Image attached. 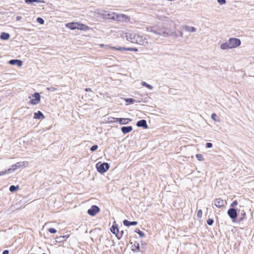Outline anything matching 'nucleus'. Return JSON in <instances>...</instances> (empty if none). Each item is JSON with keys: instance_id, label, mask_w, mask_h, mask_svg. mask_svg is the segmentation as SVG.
<instances>
[{"instance_id": "f257e3e1", "label": "nucleus", "mask_w": 254, "mask_h": 254, "mask_svg": "<svg viewBox=\"0 0 254 254\" xmlns=\"http://www.w3.org/2000/svg\"><path fill=\"white\" fill-rule=\"evenodd\" d=\"M146 31L155 35L162 36L165 37L174 36L176 38L178 36L174 30L163 25H154L147 27H146Z\"/></svg>"}, {"instance_id": "f03ea898", "label": "nucleus", "mask_w": 254, "mask_h": 254, "mask_svg": "<svg viewBox=\"0 0 254 254\" xmlns=\"http://www.w3.org/2000/svg\"><path fill=\"white\" fill-rule=\"evenodd\" d=\"M102 15L103 18L104 19H111L119 22L128 21L130 19V18L125 14H118L115 12L109 13L106 11H104Z\"/></svg>"}, {"instance_id": "7ed1b4c3", "label": "nucleus", "mask_w": 254, "mask_h": 254, "mask_svg": "<svg viewBox=\"0 0 254 254\" xmlns=\"http://www.w3.org/2000/svg\"><path fill=\"white\" fill-rule=\"evenodd\" d=\"M31 99L28 102L29 104L35 105L40 103L41 100V96L38 92H35L31 96L29 97Z\"/></svg>"}, {"instance_id": "20e7f679", "label": "nucleus", "mask_w": 254, "mask_h": 254, "mask_svg": "<svg viewBox=\"0 0 254 254\" xmlns=\"http://www.w3.org/2000/svg\"><path fill=\"white\" fill-rule=\"evenodd\" d=\"M97 171L101 174L105 173L110 168V165L108 163H103L100 164H96Z\"/></svg>"}, {"instance_id": "39448f33", "label": "nucleus", "mask_w": 254, "mask_h": 254, "mask_svg": "<svg viewBox=\"0 0 254 254\" xmlns=\"http://www.w3.org/2000/svg\"><path fill=\"white\" fill-rule=\"evenodd\" d=\"M228 41L231 49L238 47L241 43L240 40L236 38H230Z\"/></svg>"}, {"instance_id": "423d86ee", "label": "nucleus", "mask_w": 254, "mask_h": 254, "mask_svg": "<svg viewBox=\"0 0 254 254\" xmlns=\"http://www.w3.org/2000/svg\"><path fill=\"white\" fill-rule=\"evenodd\" d=\"M135 43H137L140 45L146 46L148 44V41L144 36L137 35L136 37Z\"/></svg>"}, {"instance_id": "0eeeda50", "label": "nucleus", "mask_w": 254, "mask_h": 254, "mask_svg": "<svg viewBox=\"0 0 254 254\" xmlns=\"http://www.w3.org/2000/svg\"><path fill=\"white\" fill-rule=\"evenodd\" d=\"M100 211V208L98 206L95 205H92L91 207L88 210L87 213L90 216H95L98 212Z\"/></svg>"}, {"instance_id": "6e6552de", "label": "nucleus", "mask_w": 254, "mask_h": 254, "mask_svg": "<svg viewBox=\"0 0 254 254\" xmlns=\"http://www.w3.org/2000/svg\"><path fill=\"white\" fill-rule=\"evenodd\" d=\"M227 214L233 220L236 219L238 216L237 210L234 208H229L227 211Z\"/></svg>"}, {"instance_id": "1a4fd4ad", "label": "nucleus", "mask_w": 254, "mask_h": 254, "mask_svg": "<svg viewBox=\"0 0 254 254\" xmlns=\"http://www.w3.org/2000/svg\"><path fill=\"white\" fill-rule=\"evenodd\" d=\"M137 34L135 33H127L126 34V37L127 41H130L132 43H135L136 37Z\"/></svg>"}, {"instance_id": "9d476101", "label": "nucleus", "mask_w": 254, "mask_h": 254, "mask_svg": "<svg viewBox=\"0 0 254 254\" xmlns=\"http://www.w3.org/2000/svg\"><path fill=\"white\" fill-rule=\"evenodd\" d=\"M214 203L216 207L221 208L224 205V201L221 198H217L214 200Z\"/></svg>"}, {"instance_id": "9b49d317", "label": "nucleus", "mask_w": 254, "mask_h": 254, "mask_svg": "<svg viewBox=\"0 0 254 254\" xmlns=\"http://www.w3.org/2000/svg\"><path fill=\"white\" fill-rule=\"evenodd\" d=\"M24 164V162H18L16 164L13 165L10 168H9V170H10V173L14 172L15 170L20 168L22 167Z\"/></svg>"}, {"instance_id": "f8f14e48", "label": "nucleus", "mask_w": 254, "mask_h": 254, "mask_svg": "<svg viewBox=\"0 0 254 254\" xmlns=\"http://www.w3.org/2000/svg\"><path fill=\"white\" fill-rule=\"evenodd\" d=\"M66 27L71 30L78 29V23H68L66 24Z\"/></svg>"}, {"instance_id": "ddd939ff", "label": "nucleus", "mask_w": 254, "mask_h": 254, "mask_svg": "<svg viewBox=\"0 0 254 254\" xmlns=\"http://www.w3.org/2000/svg\"><path fill=\"white\" fill-rule=\"evenodd\" d=\"M8 63L10 64L17 65L19 67L21 66L22 64V61L17 59L11 60L8 62Z\"/></svg>"}, {"instance_id": "4468645a", "label": "nucleus", "mask_w": 254, "mask_h": 254, "mask_svg": "<svg viewBox=\"0 0 254 254\" xmlns=\"http://www.w3.org/2000/svg\"><path fill=\"white\" fill-rule=\"evenodd\" d=\"M136 126L138 127H142L144 128L148 127L146 121L145 120H141L137 122Z\"/></svg>"}, {"instance_id": "2eb2a0df", "label": "nucleus", "mask_w": 254, "mask_h": 254, "mask_svg": "<svg viewBox=\"0 0 254 254\" xmlns=\"http://www.w3.org/2000/svg\"><path fill=\"white\" fill-rule=\"evenodd\" d=\"M117 120L121 125H127L131 121V120L129 118H119Z\"/></svg>"}, {"instance_id": "dca6fc26", "label": "nucleus", "mask_w": 254, "mask_h": 254, "mask_svg": "<svg viewBox=\"0 0 254 254\" xmlns=\"http://www.w3.org/2000/svg\"><path fill=\"white\" fill-rule=\"evenodd\" d=\"M121 129L124 134H126L130 132L132 130V127L131 126H124L121 127Z\"/></svg>"}, {"instance_id": "f3484780", "label": "nucleus", "mask_w": 254, "mask_h": 254, "mask_svg": "<svg viewBox=\"0 0 254 254\" xmlns=\"http://www.w3.org/2000/svg\"><path fill=\"white\" fill-rule=\"evenodd\" d=\"M110 49L116 50L118 51H132V48H124V47H111Z\"/></svg>"}, {"instance_id": "a211bd4d", "label": "nucleus", "mask_w": 254, "mask_h": 254, "mask_svg": "<svg viewBox=\"0 0 254 254\" xmlns=\"http://www.w3.org/2000/svg\"><path fill=\"white\" fill-rule=\"evenodd\" d=\"M45 118L43 113L39 111L36 113H35L34 114V118L37 119H43Z\"/></svg>"}, {"instance_id": "6ab92c4d", "label": "nucleus", "mask_w": 254, "mask_h": 254, "mask_svg": "<svg viewBox=\"0 0 254 254\" xmlns=\"http://www.w3.org/2000/svg\"><path fill=\"white\" fill-rule=\"evenodd\" d=\"M123 224L126 226H130L131 225L134 226L137 225V222L136 221H132L130 222L127 220H124L123 221Z\"/></svg>"}, {"instance_id": "aec40b11", "label": "nucleus", "mask_w": 254, "mask_h": 254, "mask_svg": "<svg viewBox=\"0 0 254 254\" xmlns=\"http://www.w3.org/2000/svg\"><path fill=\"white\" fill-rule=\"evenodd\" d=\"M90 29V28L85 24H81L78 23V30H83V31H87L89 30Z\"/></svg>"}, {"instance_id": "412c9836", "label": "nucleus", "mask_w": 254, "mask_h": 254, "mask_svg": "<svg viewBox=\"0 0 254 254\" xmlns=\"http://www.w3.org/2000/svg\"><path fill=\"white\" fill-rule=\"evenodd\" d=\"M220 48L223 50L231 49L228 41L221 44L220 45Z\"/></svg>"}, {"instance_id": "4be33fe9", "label": "nucleus", "mask_w": 254, "mask_h": 254, "mask_svg": "<svg viewBox=\"0 0 254 254\" xmlns=\"http://www.w3.org/2000/svg\"><path fill=\"white\" fill-rule=\"evenodd\" d=\"M183 28L186 31L190 32H194L196 31V28L194 27H190L188 25H184Z\"/></svg>"}, {"instance_id": "5701e85b", "label": "nucleus", "mask_w": 254, "mask_h": 254, "mask_svg": "<svg viewBox=\"0 0 254 254\" xmlns=\"http://www.w3.org/2000/svg\"><path fill=\"white\" fill-rule=\"evenodd\" d=\"M10 37V35L8 33L5 32H2L0 36V38L2 40H8Z\"/></svg>"}, {"instance_id": "b1692460", "label": "nucleus", "mask_w": 254, "mask_h": 254, "mask_svg": "<svg viewBox=\"0 0 254 254\" xmlns=\"http://www.w3.org/2000/svg\"><path fill=\"white\" fill-rule=\"evenodd\" d=\"M211 118L213 121L215 122H219L220 121L219 118L218 117L215 113H213L211 115Z\"/></svg>"}, {"instance_id": "393cba45", "label": "nucleus", "mask_w": 254, "mask_h": 254, "mask_svg": "<svg viewBox=\"0 0 254 254\" xmlns=\"http://www.w3.org/2000/svg\"><path fill=\"white\" fill-rule=\"evenodd\" d=\"M110 230L112 232V233L114 234H117L118 233H119V230L117 228V227L115 226H112L111 228H110Z\"/></svg>"}, {"instance_id": "a878e982", "label": "nucleus", "mask_w": 254, "mask_h": 254, "mask_svg": "<svg viewBox=\"0 0 254 254\" xmlns=\"http://www.w3.org/2000/svg\"><path fill=\"white\" fill-rule=\"evenodd\" d=\"M141 85H142L143 86L146 87L147 88H148L149 89H153V86L152 85L146 83L144 81H142L141 83Z\"/></svg>"}, {"instance_id": "bb28decb", "label": "nucleus", "mask_w": 254, "mask_h": 254, "mask_svg": "<svg viewBox=\"0 0 254 254\" xmlns=\"http://www.w3.org/2000/svg\"><path fill=\"white\" fill-rule=\"evenodd\" d=\"M125 101L127 103V105L132 104L134 102H136V101L132 98H127Z\"/></svg>"}, {"instance_id": "cd10ccee", "label": "nucleus", "mask_w": 254, "mask_h": 254, "mask_svg": "<svg viewBox=\"0 0 254 254\" xmlns=\"http://www.w3.org/2000/svg\"><path fill=\"white\" fill-rule=\"evenodd\" d=\"M18 188H19V186H15L14 185H12V186H11L9 187V190L11 192H14L16 190H17Z\"/></svg>"}, {"instance_id": "c85d7f7f", "label": "nucleus", "mask_w": 254, "mask_h": 254, "mask_svg": "<svg viewBox=\"0 0 254 254\" xmlns=\"http://www.w3.org/2000/svg\"><path fill=\"white\" fill-rule=\"evenodd\" d=\"M135 232L137 233L141 238H143L145 236L144 233L139 229H136Z\"/></svg>"}, {"instance_id": "c756f323", "label": "nucleus", "mask_w": 254, "mask_h": 254, "mask_svg": "<svg viewBox=\"0 0 254 254\" xmlns=\"http://www.w3.org/2000/svg\"><path fill=\"white\" fill-rule=\"evenodd\" d=\"M10 170L8 169L3 171L0 172V176L4 175L5 174H10Z\"/></svg>"}, {"instance_id": "7c9ffc66", "label": "nucleus", "mask_w": 254, "mask_h": 254, "mask_svg": "<svg viewBox=\"0 0 254 254\" xmlns=\"http://www.w3.org/2000/svg\"><path fill=\"white\" fill-rule=\"evenodd\" d=\"M196 158L199 161H203L204 160L203 156L201 154H197L196 155Z\"/></svg>"}, {"instance_id": "2f4dec72", "label": "nucleus", "mask_w": 254, "mask_h": 254, "mask_svg": "<svg viewBox=\"0 0 254 254\" xmlns=\"http://www.w3.org/2000/svg\"><path fill=\"white\" fill-rule=\"evenodd\" d=\"M37 21L38 23H40V24H43L44 23V19L41 17H38L37 18Z\"/></svg>"}, {"instance_id": "473e14b6", "label": "nucleus", "mask_w": 254, "mask_h": 254, "mask_svg": "<svg viewBox=\"0 0 254 254\" xmlns=\"http://www.w3.org/2000/svg\"><path fill=\"white\" fill-rule=\"evenodd\" d=\"M241 215L242 217L240 218V221H242L246 216V213L244 210L241 211Z\"/></svg>"}, {"instance_id": "72a5a7b5", "label": "nucleus", "mask_w": 254, "mask_h": 254, "mask_svg": "<svg viewBox=\"0 0 254 254\" xmlns=\"http://www.w3.org/2000/svg\"><path fill=\"white\" fill-rule=\"evenodd\" d=\"M213 223H214V220L212 219L209 218L207 220V224L208 225H212Z\"/></svg>"}, {"instance_id": "f704fd0d", "label": "nucleus", "mask_w": 254, "mask_h": 254, "mask_svg": "<svg viewBox=\"0 0 254 254\" xmlns=\"http://www.w3.org/2000/svg\"><path fill=\"white\" fill-rule=\"evenodd\" d=\"M48 231L50 233H52V234H54V233H56V232H57V230L55 228H49Z\"/></svg>"}, {"instance_id": "c9c22d12", "label": "nucleus", "mask_w": 254, "mask_h": 254, "mask_svg": "<svg viewBox=\"0 0 254 254\" xmlns=\"http://www.w3.org/2000/svg\"><path fill=\"white\" fill-rule=\"evenodd\" d=\"M111 120L110 121V123H117V122H119V121L117 120L119 118H113V117H111Z\"/></svg>"}, {"instance_id": "e433bc0d", "label": "nucleus", "mask_w": 254, "mask_h": 254, "mask_svg": "<svg viewBox=\"0 0 254 254\" xmlns=\"http://www.w3.org/2000/svg\"><path fill=\"white\" fill-rule=\"evenodd\" d=\"M98 146L97 145H94L90 148V150L91 151H94L98 148Z\"/></svg>"}, {"instance_id": "4c0bfd02", "label": "nucleus", "mask_w": 254, "mask_h": 254, "mask_svg": "<svg viewBox=\"0 0 254 254\" xmlns=\"http://www.w3.org/2000/svg\"><path fill=\"white\" fill-rule=\"evenodd\" d=\"M218 2L220 4H224L226 3V0H217Z\"/></svg>"}, {"instance_id": "58836bf2", "label": "nucleus", "mask_w": 254, "mask_h": 254, "mask_svg": "<svg viewBox=\"0 0 254 254\" xmlns=\"http://www.w3.org/2000/svg\"><path fill=\"white\" fill-rule=\"evenodd\" d=\"M238 204V202L237 200H234L232 202V203L231 204V207H234L236 205H237Z\"/></svg>"}, {"instance_id": "ea45409f", "label": "nucleus", "mask_w": 254, "mask_h": 254, "mask_svg": "<svg viewBox=\"0 0 254 254\" xmlns=\"http://www.w3.org/2000/svg\"><path fill=\"white\" fill-rule=\"evenodd\" d=\"M202 211L201 209H199L197 211V215L198 217H201L202 216Z\"/></svg>"}, {"instance_id": "a19ab883", "label": "nucleus", "mask_w": 254, "mask_h": 254, "mask_svg": "<svg viewBox=\"0 0 254 254\" xmlns=\"http://www.w3.org/2000/svg\"><path fill=\"white\" fill-rule=\"evenodd\" d=\"M205 146L206 148H211L212 147V144L210 142H207Z\"/></svg>"}, {"instance_id": "79ce46f5", "label": "nucleus", "mask_w": 254, "mask_h": 254, "mask_svg": "<svg viewBox=\"0 0 254 254\" xmlns=\"http://www.w3.org/2000/svg\"><path fill=\"white\" fill-rule=\"evenodd\" d=\"M47 90L49 91L53 92L56 90V89L54 87H50V88L49 87L47 88Z\"/></svg>"}, {"instance_id": "37998d69", "label": "nucleus", "mask_w": 254, "mask_h": 254, "mask_svg": "<svg viewBox=\"0 0 254 254\" xmlns=\"http://www.w3.org/2000/svg\"><path fill=\"white\" fill-rule=\"evenodd\" d=\"M25 2L28 4H31L33 2V0H24Z\"/></svg>"}, {"instance_id": "c03bdc74", "label": "nucleus", "mask_w": 254, "mask_h": 254, "mask_svg": "<svg viewBox=\"0 0 254 254\" xmlns=\"http://www.w3.org/2000/svg\"><path fill=\"white\" fill-rule=\"evenodd\" d=\"M9 251L8 250H4L2 252V254H8Z\"/></svg>"}, {"instance_id": "a18cd8bd", "label": "nucleus", "mask_w": 254, "mask_h": 254, "mask_svg": "<svg viewBox=\"0 0 254 254\" xmlns=\"http://www.w3.org/2000/svg\"><path fill=\"white\" fill-rule=\"evenodd\" d=\"M57 239H58V240L57 241L58 242H61L64 241V239H59V237Z\"/></svg>"}, {"instance_id": "49530a36", "label": "nucleus", "mask_w": 254, "mask_h": 254, "mask_svg": "<svg viewBox=\"0 0 254 254\" xmlns=\"http://www.w3.org/2000/svg\"><path fill=\"white\" fill-rule=\"evenodd\" d=\"M67 237L66 236H61L60 237H59V239H64L65 240V238H67Z\"/></svg>"}, {"instance_id": "de8ad7c7", "label": "nucleus", "mask_w": 254, "mask_h": 254, "mask_svg": "<svg viewBox=\"0 0 254 254\" xmlns=\"http://www.w3.org/2000/svg\"><path fill=\"white\" fill-rule=\"evenodd\" d=\"M132 51L137 52L138 51V49L137 48H132Z\"/></svg>"}, {"instance_id": "09e8293b", "label": "nucleus", "mask_w": 254, "mask_h": 254, "mask_svg": "<svg viewBox=\"0 0 254 254\" xmlns=\"http://www.w3.org/2000/svg\"><path fill=\"white\" fill-rule=\"evenodd\" d=\"M85 91L86 92H89V91H91V89H90V88H85Z\"/></svg>"}, {"instance_id": "8fccbe9b", "label": "nucleus", "mask_w": 254, "mask_h": 254, "mask_svg": "<svg viewBox=\"0 0 254 254\" xmlns=\"http://www.w3.org/2000/svg\"><path fill=\"white\" fill-rule=\"evenodd\" d=\"M179 34H180V36L181 37H183V32L182 31H179Z\"/></svg>"}, {"instance_id": "3c124183", "label": "nucleus", "mask_w": 254, "mask_h": 254, "mask_svg": "<svg viewBox=\"0 0 254 254\" xmlns=\"http://www.w3.org/2000/svg\"><path fill=\"white\" fill-rule=\"evenodd\" d=\"M16 19L17 21H19V20H20L21 19V17L19 16H17Z\"/></svg>"}, {"instance_id": "603ef678", "label": "nucleus", "mask_w": 254, "mask_h": 254, "mask_svg": "<svg viewBox=\"0 0 254 254\" xmlns=\"http://www.w3.org/2000/svg\"><path fill=\"white\" fill-rule=\"evenodd\" d=\"M136 249L138 250V251H140L139 244H137V246H136Z\"/></svg>"}, {"instance_id": "864d4df0", "label": "nucleus", "mask_w": 254, "mask_h": 254, "mask_svg": "<svg viewBox=\"0 0 254 254\" xmlns=\"http://www.w3.org/2000/svg\"><path fill=\"white\" fill-rule=\"evenodd\" d=\"M45 1L44 0H40V1H39V3H44Z\"/></svg>"}, {"instance_id": "5fc2aeb1", "label": "nucleus", "mask_w": 254, "mask_h": 254, "mask_svg": "<svg viewBox=\"0 0 254 254\" xmlns=\"http://www.w3.org/2000/svg\"><path fill=\"white\" fill-rule=\"evenodd\" d=\"M39 1H40V0H33V2H39Z\"/></svg>"}, {"instance_id": "6e6d98bb", "label": "nucleus", "mask_w": 254, "mask_h": 254, "mask_svg": "<svg viewBox=\"0 0 254 254\" xmlns=\"http://www.w3.org/2000/svg\"><path fill=\"white\" fill-rule=\"evenodd\" d=\"M121 233H122V235L124 233L123 231H122L121 232Z\"/></svg>"}, {"instance_id": "4d7b16f0", "label": "nucleus", "mask_w": 254, "mask_h": 254, "mask_svg": "<svg viewBox=\"0 0 254 254\" xmlns=\"http://www.w3.org/2000/svg\"><path fill=\"white\" fill-rule=\"evenodd\" d=\"M45 254V253H43V254Z\"/></svg>"}]
</instances>
